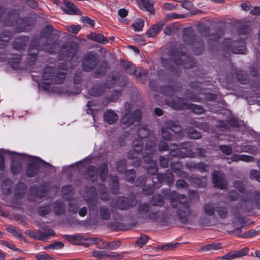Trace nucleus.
<instances>
[{
  "label": "nucleus",
  "mask_w": 260,
  "mask_h": 260,
  "mask_svg": "<svg viewBox=\"0 0 260 260\" xmlns=\"http://www.w3.org/2000/svg\"><path fill=\"white\" fill-rule=\"evenodd\" d=\"M88 174L90 178L92 179L93 178L94 176H97L98 174L96 168L94 166L89 167L88 169Z\"/></svg>",
  "instance_id": "6e6d98bb"
},
{
  "label": "nucleus",
  "mask_w": 260,
  "mask_h": 260,
  "mask_svg": "<svg viewBox=\"0 0 260 260\" xmlns=\"http://www.w3.org/2000/svg\"><path fill=\"white\" fill-rule=\"evenodd\" d=\"M186 166L190 170H197L201 172H204L207 171V166L203 164H194L193 162H188L186 164Z\"/></svg>",
  "instance_id": "cd10ccee"
},
{
  "label": "nucleus",
  "mask_w": 260,
  "mask_h": 260,
  "mask_svg": "<svg viewBox=\"0 0 260 260\" xmlns=\"http://www.w3.org/2000/svg\"><path fill=\"white\" fill-rule=\"evenodd\" d=\"M102 89H99L98 87H94L90 89L89 93L91 96H100L102 93Z\"/></svg>",
  "instance_id": "5fc2aeb1"
},
{
  "label": "nucleus",
  "mask_w": 260,
  "mask_h": 260,
  "mask_svg": "<svg viewBox=\"0 0 260 260\" xmlns=\"http://www.w3.org/2000/svg\"><path fill=\"white\" fill-rule=\"evenodd\" d=\"M166 103L175 110L190 109L198 114L203 112V109L201 106L188 103L186 100L180 98H176L175 99L169 98L166 99Z\"/></svg>",
  "instance_id": "20e7f679"
},
{
  "label": "nucleus",
  "mask_w": 260,
  "mask_h": 260,
  "mask_svg": "<svg viewBox=\"0 0 260 260\" xmlns=\"http://www.w3.org/2000/svg\"><path fill=\"white\" fill-rule=\"evenodd\" d=\"M135 204L134 201H130L126 197L119 198L117 202L116 207L121 210H126Z\"/></svg>",
  "instance_id": "a211bd4d"
},
{
  "label": "nucleus",
  "mask_w": 260,
  "mask_h": 260,
  "mask_svg": "<svg viewBox=\"0 0 260 260\" xmlns=\"http://www.w3.org/2000/svg\"><path fill=\"white\" fill-rule=\"evenodd\" d=\"M80 29L81 27L79 25H71L67 27V30L73 34H77Z\"/></svg>",
  "instance_id": "bf43d9fd"
},
{
  "label": "nucleus",
  "mask_w": 260,
  "mask_h": 260,
  "mask_svg": "<svg viewBox=\"0 0 260 260\" xmlns=\"http://www.w3.org/2000/svg\"><path fill=\"white\" fill-rule=\"evenodd\" d=\"M93 256L99 260H101L106 257H117L118 259L121 258L120 255L116 254L115 252L108 253L106 251L94 250L92 252Z\"/></svg>",
  "instance_id": "f3484780"
},
{
  "label": "nucleus",
  "mask_w": 260,
  "mask_h": 260,
  "mask_svg": "<svg viewBox=\"0 0 260 260\" xmlns=\"http://www.w3.org/2000/svg\"><path fill=\"white\" fill-rule=\"evenodd\" d=\"M157 180L159 183L166 181V183L169 186L171 185L174 181L173 174L171 173L168 174H159L157 176Z\"/></svg>",
  "instance_id": "a878e982"
},
{
  "label": "nucleus",
  "mask_w": 260,
  "mask_h": 260,
  "mask_svg": "<svg viewBox=\"0 0 260 260\" xmlns=\"http://www.w3.org/2000/svg\"><path fill=\"white\" fill-rule=\"evenodd\" d=\"M126 175H131L128 178V181L131 182H133L135 178V171L134 170H129L126 172Z\"/></svg>",
  "instance_id": "0e129e2a"
},
{
  "label": "nucleus",
  "mask_w": 260,
  "mask_h": 260,
  "mask_svg": "<svg viewBox=\"0 0 260 260\" xmlns=\"http://www.w3.org/2000/svg\"><path fill=\"white\" fill-rule=\"evenodd\" d=\"M231 41L225 40L223 42V46L226 49H230L235 54H243L246 51L245 43L243 40H240L230 44Z\"/></svg>",
  "instance_id": "1a4fd4ad"
},
{
  "label": "nucleus",
  "mask_w": 260,
  "mask_h": 260,
  "mask_svg": "<svg viewBox=\"0 0 260 260\" xmlns=\"http://www.w3.org/2000/svg\"><path fill=\"white\" fill-rule=\"evenodd\" d=\"M160 216V213L159 211L156 212H150L148 214V215L147 217V220H151V221H156L158 218H159Z\"/></svg>",
  "instance_id": "a18cd8bd"
},
{
  "label": "nucleus",
  "mask_w": 260,
  "mask_h": 260,
  "mask_svg": "<svg viewBox=\"0 0 260 260\" xmlns=\"http://www.w3.org/2000/svg\"><path fill=\"white\" fill-rule=\"evenodd\" d=\"M177 30L176 27L174 25L167 26L164 29V33L167 35H171Z\"/></svg>",
  "instance_id": "09e8293b"
},
{
  "label": "nucleus",
  "mask_w": 260,
  "mask_h": 260,
  "mask_svg": "<svg viewBox=\"0 0 260 260\" xmlns=\"http://www.w3.org/2000/svg\"><path fill=\"white\" fill-rule=\"evenodd\" d=\"M120 246L119 241H113L107 243V246L111 249H116Z\"/></svg>",
  "instance_id": "052dcab7"
},
{
  "label": "nucleus",
  "mask_w": 260,
  "mask_h": 260,
  "mask_svg": "<svg viewBox=\"0 0 260 260\" xmlns=\"http://www.w3.org/2000/svg\"><path fill=\"white\" fill-rule=\"evenodd\" d=\"M150 210V205L149 203H140L138 206L137 216L139 218H142L146 220Z\"/></svg>",
  "instance_id": "2eb2a0df"
},
{
  "label": "nucleus",
  "mask_w": 260,
  "mask_h": 260,
  "mask_svg": "<svg viewBox=\"0 0 260 260\" xmlns=\"http://www.w3.org/2000/svg\"><path fill=\"white\" fill-rule=\"evenodd\" d=\"M57 69L55 75V69L53 67H48L45 69L42 76V79L44 81V84L51 85L52 84H61L65 78L67 72V68L65 64H63Z\"/></svg>",
  "instance_id": "f03ea898"
},
{
  "label": "nucleus",
  "mask_w": 260,
  "mask_h": 260,
  "mask_svg": "<svg viewBox=\"0 0 260 260\" xmlns=\"http://www.w3.org/2000/svg\"><path fill=\"white\" fill-rule=\"evenodd\" d=\"M87 38L104 44H105L108 42V40L102 34H96L94 32L91 33L87 35Z\"/></svg>",
  "instance_id": "393cba45"
},
{
  "label": "nucleus",
  "mask_w": 260,
  "mask_h": 260,
  "mask_svg": "<svg viewBox=\"0 0 260 260\" xmlns=\"http://www.w3.org/2000/svg\"><path fill=\"white\" fill-rule=\"evenodd\" d=\"M145 149L147 151L144 155V159L146 163L149 165L146 166L149 173L154 175H156L158 172L156 162L151 159V156L155 150V146L152 141H149L146 144Z\"/></svg>",
  "instance_id": "0eeeda50"
},
{
  "label": "nucleus",
  "mask_w": 260,
  "mask_h": 260,
  "mask_svg": "<svg viewBox=\"0 0 260 260\" xmlns=\"http://www.w3.org/2000/svg\"><path fill=\"white\" fill-rule=\"evenodd\" d=\"M39 164L37 161L34 160L28 166L26 175L29 177H33L39 172Z\"/></svg>",
  "instance_id": "6ab92c4d"
},
{
  "label": "nucleus",
  "mask_w": 260,
  "mask_h": 260,
  "mask_svg": "<svg viewBox=\"0 0 260 260\" xmlns=\"http://www.w3.org/2000/svg\"><path fill=\"white\" fill-rule=\"evenodd\" d=\"M148 240V237L146 235H142L136 242V244L142 247Z\"/></svg>",
  "instance_id": "603ef678"
},
{
  "label": "nucleus",
  "mask_w": 260,
  "mask_h": 260,
  "mask_svg": "<svg viewBox=\"0 0 260 260\" xmlns=\"http://www.w3.org/2000/svg\"><path fill=\"white\" fill-rule=\"evenodd\" d=\"M98 61L95 54L91 52L87 53L82 62L83 70L87 72L91 71L97 64Z\"/></svg>",
  "instance_id": "9d476101"
},
{
  "label": "nucleus",
  "mask_w": 260,
  "mask_h": 260,
  "mask_svg": "<svg viewBox=\"0 0 260 260\" xmlns=\"http://www.w3.org/2000/svg\"><path fill=\"white\" fill-rule=\"evenodd\" d=\"M249 249L244 247L239 251H235L229 252L226 254L220 257L221 259L231 260L235 258L240 257L247 255L248 253Z\"/></svg>",
  "instance_id": "ddd939ff"
},
{
  "label": "nucleus",
  "mask_w": 260,
  "mask_h": 260,
  "mask_svg": "<svg viewBox=\"0 0 260 260\" xmlns=\"http://www.w3.org/2000/svg\"><path fill=\"white\" fill-rule=\"evenodd\" d=\"M11 35V32L8 30H5L0 34V48L6 45L10 39Z\"/></svg>",
  "instance_id": "bb28decb"
},
{
  "label": "nucleus",
  "mask_w": 260,
  "mask_h": 260,
  "mask_svg": "<svg viewBox=\"0 0 260 260\" xmlns=\"http://www.w3.org/2000/svg\"><path fill=\"white\" fill-rule=\"evenodd\" d=\"M212 182L215 187L221 189L225 188L226 186V182L223 175L217 172L213 173Z\"/></svg>",
  "instance_id": "f8f14e48"
},
{
  "label": "nucleus",
  "mask_w": 260,
  "mask_h": 260,
  "mask_svg": "<svg viewBox=\"0 0 260 260\" xmlns=\"http://www.w3.org/2000/svg\"><path fill=\"white\" fill-rule=\"evenodd\" d=\"M8 232L13 234L15 236L20 238H23V236L22 233L19 232L17 228L12 225H9L6 228Z\"/></svg>",
  "instance_id": "79ce46f5"
},
{
  "label": "nucleus",
  "mask_w": 260,
  "mask_h": 260,
  "mask_svg": "<svg viewBox=\"0 0 260 260\" xmlns=\"http://www.w3.org/2000/svg\"><path fill=\"white\" fill-rule=\"evenodd\" d=\"M171 57L173 59L174 62L177 65L181 64L186 69L192 67V65L190 64V58L185 54L184 52H181L180 53H177V54H173Z\"/></svg>",
  "instance_id": "9b49d317"
},
{
  "label": "nucleus",
  "mask_w": 260,
  "mask_h": 260,
  "mask_svg": "<svg viewBox=\"0 0 260 260\" xmlns=\"http://www.w3.org/2000/svg\"><path fill=\"white\" fill-rule=\"evenodd\" d=\"M54 211L57 215H61L64 213V207L61 202H57L55 203Z\"/></svg>",
  "instance_id": "4c0bfd02"
},
{
  "label": "nucleus",
  "mask_w": 260,
  "mask_h": 260,
  "mask_svg": "<svg viewBox=\"0 0 260 260\" xmlns=\"http://www.w3.org/2000/svg\"><path fill=\"white\" fill-rule=\"evenodd\" d=\"M176 6L172 4V3H164L162 6L163 9L166 10H172L176 8Z\"/></svg>",
  "instance_id": "774afa93"
},
{
  "label": "nucleus",
  "mask_w": 260,
  "mask_h": 260,
  "mask_svg": "<svg viewBox=\"0 0 260 260\" xmlns=\"http://www.w3.org/2000/svg\"><path fill=\"white\" fill-rule=\"evenodd\" d=\"M56 44L51 42V44L47 43L43 45L42 46V49L45 51L53 54L55 52L54 49L56 48Z\"/></svg>",
  "instance_id": "58836bf2"
},
{
  "label": "nucleus",
  "mask_w": 260,
  "mask_h": 260,
  "mask_svg": "<svg viewBox=\"0 0 260 260\" xmlns=\"http://www.w3.org/2000/svg\"><path fill=\"white\" fill-rule=\"evenodd\" d=\"M125 108V110L123 111L124 115L121 119V126L125 128L135 122L139 123L142 118L141 110H136L134 113H131L132 107L129 104H126Z\"/></svg>",
  "instance_id": "423d86ee"
},
{
  "label": "nucleus",
  "mask_w": 260,
  "mask_h": 260,
  "mask_svg": "<svg viewBox=\"0 0 260 260\" xmlns=\"http://www.w3.org/2000/svg\"><path fill=\"white\" fill-rule=\"evenodd\" d=\"M55 235V232L50 229H48L43 233V234H39V236L38 237H36L37 240H41V241H46L51 236Z\"/></svg>",
  "instance_id": "2f4dec72"
},
{
  "label": "nucleus",
  "mask_w": 260,
  "mask_h": 260,
  "mask_svg": "<svg viewBox=\"0 0 260 260\" xmlns=\"http://www.w3.org/2000/svg\"><path fill=\"white\" fill-rule=\"evenodd\" d=\"M191 146L190 142H185L179 145L173 144L171 146L170 154L173 157L179 158L195 157L196 153L192 151L188 150V148Z\"/></svg>",
  "instance_id": "39448f33"
},
{
  "label": "nucleus",
  "mask_w": 260,
  "mask_h": 260,
  "mask_svg": "<svg viewBox=\"0 0 260 260\" xmlns=\"http://www.w3.org/2000/svg\"><path fill=\"white\" fill-rule=\"evenodd\" d=\"M165 195L170 200L172 208H176L178 206L177 214L181 222H186L191 213V210L186 196L184 194L178 195L175 191H169L168 193H165Z\"/></svg>",
  "instance_id": "f257e3e1"
},
{
  "label": "nucleus",
  "mask_w": 260,
  "mask_h": 260,
  "mask_svg": "<svg viewBox=\"0 0 260 260\" xmlns=\"http://www.w3.org/2000/svg\"><path fill=\"white\" fill-rule=\"evenodd\" d=\"M121 94V91L114 90L110 96L107 99L108 102H115Z\"/></svg>",
  "instance_id": "8fccbe9b"
},
{
  "label": "nucleus",
  "mask_w": 260,
  "mask_h": 260,
  "mask_svg": "<svg viewBox=\"0 0 260 260\" xmlns=\"http://www.w3.org/2000/svg\"><path fill=\"white\" fill-rule=\"evenodd\" d=\"M191 181L192 182H194L195 184L197 185V186L200 187H204L206 185L207 183V178H203L202 179V181L201 179L200 178L196 177H191Z\"/></svg>",
  "instance_id": "a19ab883"
},
{
  "label": "nucleus",
  "mask_w": 260,
  "mask_h": 260,
  "mask_svg": "<svg viewBox=\"0 0 260 260\" xmlns=\"http://www.w3.org/2000/svg\"><path fill=\"white\" fill-rule=\"evenodd\" d=\"M165 23L163 21H160L154 25L147 32V36L149 37H154L158 34L161 30Z\"/></svg>",
  "instance_id": "b1692460"
},
{
  "label": "nucleus",
  "mask_w": 260,
  "mask_h": 260,
  "mask_svg": "<svg viewBox=\"0 0 260 260\" xmlns=\"http://www.w3.org/2000/svg\"><path fill=\"white\" fill-rule=\"evenodd\" d=\"M25 42L26 38L25 37L17 38L13 43V47L16 50H22L25 45Z\"/></svg>",
  "instance_id": "7c9ffc66"
},
{
  "label": "nucleus",
  "mask_w": 260,
  "mask_h": 260,
  "mask_svg": "<svg viewBox=\"0 0 260 260\" xmlns=\"http://www.w3.org/2000/svg\"><path fill=\"white\" fill-rule=\"evenodd\" d=\"M35 257L38 260H54L48 254L45 253L37 254Z\"/></svg>",
  "instance_id": "864d4df0"
},
{
  "label": "nucleus",
  "mask_w": 260,
  "mask_h": 260,
  "mask_svg": "<svg viewBox=\"0 0 260 260\" xmlns=\"http://www.w3.org/2000/svg\"><path fill=\"white\" fill-rule=\"evenodd\" d=\"M101 174V177L103 180H104L107 178V173L108 172V166L107 164H103L101 165L99 170Z\"/></svg>",
  "instance_id": "49530a36"
},
{
  "label": "nucleus",
  "mask_w": 260,
  "mask_h": 260,
  "mask_svg": "<svg viewBox=\"0 0 260 260\" xmlns=\"http://www.w3.org/2000/svg\"><path fill=\"white\" fill-rule=\"evenodd\" d=\"M144 25V21L142 19H139L135 22L133 24V27L135 31H140L143 29Z\"/></svg>",
  "instance_id": "c03bdc74"
},
{
  "label": "nucleus",
  "mask_w": 260,
  "mask_h": 260,
  "mask_svg": "<svg viewBox=\"0 0 260 260\" xmlns=\"http://www.w3.org/2000/svg\"><path fill=\"white\" fill-rule=\"evenodd\" d=\"M62 4L64 5V7H62V9L67 14L70 15L80 14V11L71 2L68 0H63Z\"/></svg>",
  "instance_id": "dca6fc26"
},
{
  "label": "nucleus",
  "mask_w": 260,
  "mask_h": 260,
  "mask_svg": "<svg viewBox=\"0 0 260 260\" xmlns=\"http://www.w3.org/2000/svg\"><path fill=\"white\" fill-rule=\"evenodd\" d=\"M232 160L233 161L242 160L246 162H252L254 161V158L246 155H235L232 157Z\"/></svg>",
  "instance_id": "c756f323"
},
{
  "label": "nucleus",
  "mask_w": 260,
  "mask_h": 260,
  "mask_svg": "<svg viewBox=\"0 0 260 260\" xmlns=\"http://www.w3.org/2000/svg\"><path fill=\"white\" fill-rule=\"evenodd\" d=\"M222 246L220 243H213L207 244L200 248V250L209 251L217 250L221 249Z\"/></svg>",
  "instance_id": "c85d7f7f"
},
{
  "label": "nucleus",
  "mask_w": 260,
  "mask_h": 260,
  "mask_svg": "<svg viewBox=\"0 0 260 260\" xmlns=\"http://www.w3.org/2000/svg\"><path fill=\"white\" fill-rule=\"evenodd\" d=\"M250 176L251 179H255L260 182V173L258 171H251L250 172Z\"/></svg>",
  "instance_id": "13d9d810"
},
{
  "label": "nucleus",
  "mask_w": 260,
  "mask_h": 260,
  "mask_svg": "<svg viewBox=\"0 0 260 260\" xmlns=\"http://www.w3.org/2000/svg\"><path fill=\"white\" fill-rule=\"evenodd\" d=\"M73 190V188L72 186L68 185L63 186L62 188V193L63 198L68 200L69 198L67 196H69V197L72 196Z\"/></svg>",
  "instance_id": "ea45409f"
},
{
  "label": "nucleus",
  "mask_w": 260,
  "mask_h": 260,
  "mask_svg": "<svg viewBox=\"0 0 260 260\" xmlns=\"http://www.w3.org/2000/svg\"><path fill=\"white\" fill-rule=\"evenodd\" d=\"M104 118L106 122L112 124L117 120L118 116L114 111L107 110L104 113Z\"/></svg>",
  "instance_id": "aec40b11"
},
{
  "label": "nucleus",
  "mask_w": 260,
  "mask_h": 260,
  "mask_svg": "<svg viewBox=\"0 0 260 260\" xmlns=\"http://www.w3.org/2000/svg\"><path fill=\"white\" fill-rule=\"evenodd\" d=\"M216 212L218 216L221 218H224L228 215V211L226 208L224 207H216Z\"/></svg>",
  "instance_id": "de8ad7c7"
},
{
  "label": "nucleus",
  "mask_w": 260,
  "mask_h": 260,
  "mask_svg": "<svg viewBox=\"0 0 260 260\" xmlns=\"http://www.w3.org/2000/svg\"><path fill=\"white\" fill-rule=\"evenodd\" d=\"M234 185L235 188H237L238 190L242 192L244 190V185L243 183L239 181H236L234 183Z\"/></svg>",
  "instance_id": "69168bd1"
},
{
  "label": "nucleus",
  "mask_w": 260,
  "mask_h": 260,
  "mask_svg": "<svg viewBox=\"0 0 260 260\" xmlns=\"http://www.w3.org/2000/svg\"><path fill=\"white\" fill-rule=\"evenodd\" d=\"M167 127H162L161 129L162 137L164 139L169 141L172 139V135L168 131V129H170L172 131L176 134H178V137H183L182 129L181 126L176 124L175 122L169 121L166 123Z\"/></svg>",
  "instance_id": "6e6552de"
},
{
  "label": "nucleus",
  "mask_w": 260,
  "mask_h": 260,
  "mask_svg": "<svg viewBox=\"0 0 260 260\" xmlns=\"http://www.w3.org/2000/svg\"><path fill=\"white\" fill-rule=\"evenodd\" d=\"M20 56L19 55H14L13 57L9 60V62L10 63V66L14 70L20 69L19 63L20 62Z\"/></svg>",
  "instance_id": "473e14b6"
},
{
  "label": "nucleus",
  "mask_w": 260,
  "mask_h": 260,
  "mask_svg": "<svg viewBox=\"0 0 260 260\" xmlns=\"http://www.w3.org/2000/svg\"><path fill=\"white\" fill-rule=\"evenodd\" d=\"M38 42L36 40H34L32 44L30 45L29 49V55L31 56V58H35L38 53V46H35L34 44L35 43H37Z\"/></svg>",
  "instance_id": "37998d69"
},
{
  "label": "nucleus",
  "mask_w": 260,
  "mask_h": 260,
  "mask_svg": "<svg viewBox=\"0 0 260 260\" xmlns=\"http://www.w3.org/2000/svg\"><path fill=\"white\" fill-rule=\"evenodd\" d=\"M182 166L179 162H174L171 165L172 170L174 173H176L180 176H185L186 174L181 171Z\"/></svg>",
  "instance_id": "72a5a7b5"
},
{
  "label": "nucleus",
  "mask_w": 260,
  "mask_h": 260,
  "mask_svg": "<svg viewBox=\"0 0 260 260\" xmlns=\"http://www.w3.org/2000/svg\"><path fill=\"white\" fill-rule=\"evenodd\" d=\"M100 214L102 219L108 220L110 218L111 214L109 209L102 206L100 208Z\"/></svg>",
  "instance_id": "f704fd0d"
},
{
  "label": "nucleus",
  "mask_w": 260,
  "mask_h": 260,
  "mask_svg": "<svg viewBox=\"0 0 260 260\" xmlns=\"http://www.w3.org/2000/svg\"><path fill=\"white\" fill-rule=\"evenodd\" d=\"M204 210L205 213L208 216H212L214 214L215 208L214 205L211 203H207L204 205Z\"/></svg>",
  "instance_id": "c9c22d12"
},
{
  "label": "nucleus",
  "mask_w": 260,
  "mask_h": 260,
  "mask_svg": "<svg viewBox=\"0 0 260 260\" xmlns=\"http://www.w3.org/2000/svg\"><path fill=\"white\" fill-rule=\"evenodd\" d=\"M187 134L188 137L192 139H197L201 137L200 134L194 129H190Z\"/></svg>",
  "instance_id": "3c124183"
},
{
  "label": "nucleus",
  "mask_w": 260,
  "mask_h": 260,
  "mask_svg": "<svg viewBox=\"0 0 260 260\" xmlns=\"http://www.w3.org/2000/svg\"><path fill=\"white\" fill-rule=\"evenodd\" d=\"M126 161L124 159L120 160L117 163V170L118 172H122L125 168Z\"/></svg>",
  "instance_id": "680f3d73"
},
{
  "label": "nucleus",
  "mask_w": 260,
  "mask_h": 260,
  "mask_svg": "<svg viewBox=\"0 0 260 260\" xmlns=\"http://www.w3.org/2000/svg\"><path fill=\"white\" fill-rule=\"evenodd\" d=\"M140 8L143 10H146L153 13L154 12L153 2L149 0H137Z\"/></svg>",
  "instance_id": "4be33fe9"
},
{
  "label": "nucleus",
  "mask_w": 260,
  "mask_h": 260,
  "mask_svg": "<svg viewBox=\"0 0 260 260\" xmlns=\"http://www.w3.org/2000/svg\"><path fill=\"white\" fill-rule=\"evenodd\" d=\"M165 202L164 197L160 194L155 195L153 197L152 200V204L154 206H159L164 204Z\"/></svg>",
  "instance_id": "e433bc0d"
},
{
  "label": "nucleus",
  "mask_w": 260,
  "mask_h": 260,
  "mask_svg": "<svg viewBox=\"0 0 260 260\" xmlns=\"http://www.w3.org/2000/svg\"><path fill=\"white\" fill-rule=\"evenodd\" d=\"M220 150L222 151V152L226 155H230L232 152V148L226 145H221L219 147Z\"/></svg>",
  "instance_id": "4d7b16f0"
},
{
  "label": "nucleus",
  "mask_w": 260,
  "mask_h": 260,
  "mask_svg": "<svg viewBox=\"0 0 260 260\" xmlns=\"http://www.w3.org/2000/svg\"><path fill=\"white\" fill-rule=\"evenodd\" d=\"M50 211V208L48 206H45L40 207L39 209V213L40 216H44L47 214Z\"/></svg>",
  "instance_id": "e2e57ef3"
},
{
  "label": "nucleus",
  "mask_w": 260,
  "mask_h": 260,
  "mask_svg": "<svg viewBox=\"0 0 260 260\" xmlns=\"http://www.w3.org/2000/svg\"><path fill=\"white\" fill-rule=\"evenodd\" d=\"M97 193H94L90 198L87 199V203L89 207L90 214H93V212L96 213Z\"/></svg>",
  "instance_id": "5701e85b"
},
{
  "label": "nucleus",
  "mask_w": 260,
  "mask_h": 260,
  "mask_svg": "<svg viewBox=\"0 0 260 260\" xmlns=\"http://www.w3.org/2000/svg\"><path fill=\"white\" fill-rule=\"evenodd\" d=\"M149 134V131L146 125H142L139 128L137 134L138 139L133 141L134 149L128 153L129 159H136L134 164V166H139L140 164V161L138 159V155L142 151L143 139L146 138Z\"/></svg>",
  "instance_id": "7ed1b4c3"
},
{
  "label": "nucleus",
  "mask_w": 260,
  "mask_h": 260,
  "mask_svg": "<svg viewBox=\"0 0 260 260\" xmlns=\"http://www.w3.org/2000/svg\"><path fill=\"white\" fill-rule=\"evenodd\" d=\"M81 19L82 22H83L84 23L89 24L90 26L94 25V21L87 16L82 17Z\"/></svg>",
  "instance_id": "338daca9"
},
{
  "label": "nucleus",
  "mask_w": 260,
  "mask_h": 260,
  "mask_svg": "<svg viewBox=\"0 0 260 260\" xmlns=\"http://www.w3.org/2000/svg\"><path fill=\"white\" fill-rule=\"evenodd\" d=\"M126 72L131 75H134L139 78L142 76V69L139 68L137 69L135 65L131 62H125L123 64Z\"/></svg>",
  "instance_id": "4468645a"
},
{
  "label": "nucleus",
  "mask_w": 260,
  "mask_h": 260,
  "mask_svg": "<svg viewBox=\"0 0 260 260\" xmlns=\"http://www.w3.org/2000/svg\"><path fill=\"white\" fill-rule=\"evenodd\" d=\"M18 15L15 11L8 13L4 20V24L6 26H11L14 25L18 21Z\"/></svg>",
  "instance_id": "412c9836"
}]
</instances>
